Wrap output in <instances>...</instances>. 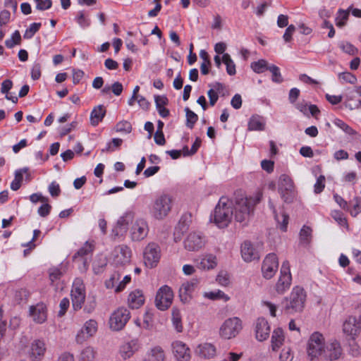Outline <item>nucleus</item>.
I'll use <instances>...</instances> for the list:
<instances>
[{"instance_id": "obj_1", "label": "nucleus", "mask_w": 361, "mask_h": 361, "mask_svg": "<svg viewBox=\"0 0 361 361\" xmlns=\"http://www.w3.org/2000/svg\"><path fill=\"white\" fill-rule=\"evenodd\" d=\"M262 198L261 192H257L254 196L245 197L240 195L235 200V219L238 222L247 221L253 212L255 206L258 204Z\"/></svg>"}, {"instance_id": "obj_2", "label": "nucleus", "mask_w": 361, "mask_h": 361, "mask_svg": "<svg viewBox=\"0 0 361 361\" xmlns=\"http://www.w3.org/2000/svg\"><path fill=\"white\" fill-rule=\"evenodd\" d=\"M233 218V203L226 197H221L211 216L215 225L219 228L227 227Z\"/></svg>"}, {"instance_id": "obj_3", "label": "nucleus", "mask_w": 361, "mask_h": 361, "mask_svg": "<svg viewBox=\"0 0 361 361\" xmlns=\"http://www.w3.org/2000/svg\"><path fill=\"white\" fill-rule=\"evenodd\" d=\"M305 301L306 293L303 288L295 286L290 295L282 301L283 311L289 314L301 312L305 307Z\"/></svg>"}, {"instance_id": "obj_4", "label": "nucleus", "mask_w": 361, "mask_h": 361, "mask_svg": "<svg viewBox=\"0 0 361 361\" xmlns=\"http://www.w3.org/2000/svg\"><path fill=\"white\" fill-rule=\"evenodd\" d=\"M172 206L173 200L171 196L162 194L154 199L150 207L149 213L154 219L163 220L171 211Z\"/></svg>"}, {"instance_id": "obj_5", "label": "nucleus", "mask_w": 361, "mask_h": 361, "mask_svg": "<svg viewBox=\"0 0 361 361\" xmlns=\"http://www.w3.org/2000/svg\"><path fill=\"white\" fill-rule=\"evenodd\" d=\"M326 343L323 334L317 331L312 334L307 342V353L308 358L311 361H314L319 357H322Z\"/></svg>"}, {"instance_id": "obj_6", "label": "nucleus", "mask_w": 361, "mask_h": 361, "mask_svg": "<svg viewBox=\"0 0 361 361\" xmlns=\"http://www.w3.org/2000/svg\"><path fill=\"white\" fill-rule=\"evenodd\" d=\"M277 185L281 199L285 202H292L296 196L295 186L292 178L286 174H282L279 176Z\"/></svg>"}, {"instance_id": "obj_7", "label": "nucleus", "mask_w": 361, "mask_h": 361, "mask_svg": "<svg viewBox=\"0 0 361 361\" xmlns=\"http://www.w3.org/2000/svg\"><path fill=\"white\" fill-rule=\"evenodd\" d=\"M243 329L242 320L238 317L226 319L219 328L220 336L226 340L236 337Z\"/></svg>"}, {"instance_id": "obj_8", "label": "nucleus", "mask_w": 361, "mask_h": 361, "mask_svg": "<svg viewBox=\"0 0 361 361\" xmlns=\"http://www.w3.org/2000/svg\"><path fill=\"white\" fill-rule=\"evenodd\" d=\"M292 277L290 271V264L288 261L283 262L281 271L280 276L275 285V291L279 295L284 294L290 288L291 285Z\"/></svg>"}, {"instance_id": "obj_9", "label": "nucleus", "mask_w": 361, "mask_h": 361, "mask_svg": "<svg viewBox=\"0 0 361 361\" xmlns=\"http://www.w3.org/2000/svg\"><path fill=\"white\" fill-rule=\"evenodd\" d=\"M71 299L74 310H80L85 299V287L81 279L77 278L73 281Z\"/></svg>"}, {"instance_id": "obj_10", "label": "nucleus", "mask_w": 361, "mask_h": 361, "mask_svg": "<svg viewBox=\"0 0 361 361\" xmlns=\"http://www.w3.org/2000/svg\"><path fill=\"white\" fill-rule=\"evenodd\" d=\"M144 262L147 267L157 266L161 258V248L154 242L149 243L143 252Z\"/></svg>"}, {"instance_id": "obj_11", "label": "nucleus", "mask_w": 361, "mask_h": 361, "mask_svg": "<svg viewBox=\"0 0 361 361\" xmlns=\"http://www.w3.org/2000/svg\"><path fill=\"white\" fill-rule=\"evenodd\" d=\"M343 356L340 342L336 338L329 339L325 345L322 358L327 361H336Z\"/></svg>"}, {"instance_id": "obj_12", "label": "nucleus", "mask_w": 361, "mask_h": 361, "mask_svg": "<svg viewBox=\"0 0 361 361\" xmlns=\"http://www.w3.org/2000/svg\"><path fill=\"white\" fill-rule=\"evenodd\" d=\"M130 317V312L126 308L117 309L110 317V328L114 331L121 330L126 326Z\"/></svg>"}, {"instance_id": "obj_13", "label": "nucleus", "mask_w": 361, "mask_h": 361, "mask_svg": "<svg viewBox=\"0 0 361 361\" xmlns=\"http://www.w3.org/2000/svg\"><path fill=\"white\" fill-rule=\"evenodd\" d=\"M149 233L147 221L142 218L137 219L132 224L130 229V238L133 241H141L144 240Z\"/></svg>"}, {"instance_id": "obj_14", "label": "nucleus", "mask_w": 361, "mask_h": 361, "mask_svg": "<svg viewBox=\"0 0 361 361\" xmlns=\"http://www.w3.org/2000/svg\"><path fill=\"white\" fill-rule=\"evenodd\" d=\"M205 243V237L201 232L192 231L187 235L183 244L188 251L197 252L204 246Z\"/></svg>"}, {"instance_id": "obj_15", "label": "nucleus", "mask_w": 361, "mask_h": 361, "mask_svg": "<svg viewBox=\"0 0 361 361\" xmlns=\"http://www.w3.org/2000/svg\"><path fill=\"white\" fill-rule=\"evenodd\" d=\"M131 257V250L126 245H119L116 246L112 252L113 263L116 267H122L129 264Z\"/></svg>"}, {"instance_id": "obj_16", "label": "nucleus", "mask_w": 361, "mask_h": 361, "mask_svg": "<svg viewBox=\"0 0 361 361\" xmlns=\"http://www.w3.org/2000/svg\"><path fill=\"white\" fill-rule=\"evenodd\" d=\"M173 293L168 286L161 287L157 293L155 298L156 306L160 310L168 309L172 304Z\"/></svg>"}, {"instance_id": "obj_17", "label": "nucleus", "mask_w": 361, "mask_h": 361, "mask_svg": "<svg viewBox=\"0 0 361 361\" xmlns=\"http://www.w3.org/2000/svg\"><path fill=\"white\" fill-rule=\"evenodd\" d=\"M343 332L349 339L355 340L361 332V315L359 319L348 317L343 324Z\"/></svg>"}, {"instance_id": "obj_18", "label": "nucleus", "mask_w": 361, "mask_h": 361, "mask_svg": "<svg viewBox=\"0 0 361 361\" xmlns=\"http://www.w3.org/2000/svg\"><path fill=\"white\" fill-rule=\"evenodd\" d=\"M279 268V260L277 256L270 253L266 256L262 264V273L264 279H271Z\"/></svg>"}, {"instance_id": "obj_19", "label": "nucleus", "mask_w": 361, "mask_h": 361, "mask_svg": "<svg viewBox=\"0 0 361 361\" xmlns=\"http://www.w3.org/2000/svg\"><path fill=\"white\" fill-rule=\"evenodd\" d=\"M98 325L97 322L94 319H89L87 321L80 331L75 336V341L78 343H82L89 338L92 337L97 331Z\"/></svg>"}, {"instance_id": "obj_20", "label": "nucleus", "mask_w": 361, "mask_h": 361, "mask_svg": "<svg viewBox=\"0 0 361 361\" xmlns=\"http://www.w3.org/2000/svg\"><path fill=\"white\" fill-rule=\"evenodd\" d=\"M133 219L134 214L131 212H126L120 216L112 229L114 235L116 237L123 235L127 232L128 225L130 224H133Z\"/></svg>"}, {"instance_id": "obj_21", "label": "nucleus", "mask_w": 361, "mask_h": 361, "mask_svg": "<svg viewBox=\"0 0 361 361\" xmlns=\"http://www.w3.org/2000/svg\"><path fill=\"white\" fill-rule=\"evenodd\" d=\"M47 348L43 339H35L30 345L29 357L32 361H40L44 356Z\"/></svg>"}, {"instance_id": "obj_22", "label": "nucleus", "mask_w": 361, "mask_h": 361, "mask_svg": "<svg viewBox=\"0 0 361 361\" xmlns=\"http://www.w3.org/2000/svg\"><path fill=\"white\" fill-rule=\"evenodd\" d=\"M172 352L177 361H189L190 359V350L187 345L180 341L172 343Z\"/></svg>"}, {"instance_id": "obj_23", "label": "nucleus", "mask_w": 361, "mask_h": 361, "mask_svg": "<svg viewBox=\"0 0 361 361\" xmlns=\"http://www.w3.org/2000/svg\"><path fill=\"white\" fill-rule=\"evenodd\" d=\"M240 252L245 262H250L259 259L258 252L250 241L246 240L242 243Z\"/></svg>"}, {"instance_id": "obj_24", "label": "nucleus", "mask_w": 361, "mask_h": 361, "mask_svg": "<svg viewBox=\"0 0 361 361\" xmlns=\"http://www.w3.org/2000/svg\"><path fill=\"white\" fill-rule=\"evenodd\" d=\"M30 315L37 324H42L47 319V307L44 303H38L30 307Z\"/></svg>"}, {"instance_id": "obj_25", "label": "nucleus", "mask_w": 361, "mask_h": 361, "mask_svg": "<svg viewBox=\"0 0 361 361\" xmlns=\"http://www.w3.org/2000/svg\"><path fill=\"white\" fill-rule=\"evenodd\" d=\"M270 334V326L264 318H259L256 322L255 336L259 341L267 340Z\"/></svg>"}, {"instance_id": "obj_26", "label": "nucleus", "mask_w": 361, "mask_h": 361, "mask_svg": "<svg viewBox=\"0 0 361 361\" xmlns=\"http://www.w3.org/2000/svg\"><path fill=\"white\" fill-rule=\"evenodd\" d=\"M94 248V243L92 242L87 241L83 246L78 250V251L73 256V259L75 260L78 259L79 257H81L82 261V267H80V269L81 271H86L88 268V263L87 262L86 259H84L83 257L88 254L91 253Z\"/></svg>"}, {"instance_id": "obj_27", "label": "nucleus", "mask_w": 361, "mask_h": 361, "mask_svg": "<svg viewBox=\"0 0 361 361\" xmlns=\"http://www.w3.org/2000/svg\"><path fill=\"white\" fill-rule=\"evenodd\" d=\"M197 266L202 270L213 269L217 266L216 257L213 254H204L200 257Z\"/></svg>"}, {"instance_id": "obj_28", "label": "nucleus", "mask_w": 361, "mask_h": 361, "mask_svg": "<svg viewBox=\"0 0 361 361\" xmlns=\"http://www.w3.org/2000/svg\"><path fill=\"white\" fill-rule=\"evenodd\" d=\"M144 302L145 297L141 290H135L130 293L128 303L130 308L137 309L144 304Z\"/></svg>"}, {"instance_id": "obj_29", "label": "nucleus", "mask_w": 361, "mask_h": 361, "mask_svg": "<svg viewBox=\"0 0 361 361\" xmlns=\"http://www.w3.org/2000/svg\"><path fill=\"white\" fill-rule=\"evenodd\" d=\"M106 111L104 106L100 104L94 106L92 110L90 116V124L92 126H97L100 122L102 121L106 115Z\"/></svg>"}, {"instance_id": "obj_30", "label": "nucleus", "mask_w": 361, "mask_h": 361, "mask_svg": "<svg viewBox=\"0 0 361 361\" xmlns=\"http://www.w3.org/2000/svg\"><path fill=\"white\" fill-rule=\"evenodd\" d=\"M265 119L259 115H253L248 121V130L262 131L264 130Z\"/></svg>"}, {"instance_id": "obj_31", "label": "nucleus", "mask_w": 361, "mask_h": 361, "mask_svg": "<svg viewBox=\"0 0 361 361\" xmlns=\"http://www.w3.org/2000/svg\"><path fill=\"white\" fill-rule=\"evenodd\" d=\"M196 352L200 356L209 359L213 357L216 354V348L211 343H202L198 345Z\"/></svg>"}, {"instance_id": "obj_32", "label": "nucleus", "mask_w": 361, "mask_h": 361, "mask_svg": "<svg viewBox=\"0 0 361 361\" xmlns=\"http://www.w3.org/2000/svg\"><path fill=\"white\" fill-rule=\"evenodd\" d=\"M137 350V342L135 341H131L121 346L120 355L123 359L126 360L132 357Z\"/></svg>"}, {"instance_id": "obj_33", "label": "nucleus", "mask_w": 361, "mask_h": 361, "mask_svg": "<svg viewBox=\"0 0 361 361\" xmlns=\"http://www.w3.org/2000/svg\"><path fill=\"white\" fill-rule=\"evenodd\" d=\"M198 281L197 279H192L182 284L179 289L180 297L182 300H187L188 296L192 293Z\"/></svg>"}, {"instance_id": "obj_34", "label": "nucleus", "mask_w": 361, "mask_h": 361, "mask_svg": "<svg viewBox=\"0 0 361 361\" xmlns=\"http://www.w3.org/2000/svg\"><path fill=\"white\" fill-rule=\"evenodd\" d=\"M271 348L274 351H277L283 345L284 341L283 331L281 328L274 330L271 336Z\"/></svg>"}, {"instance_id": "obj_35", "label": "nucleus", "mask_w": 361, "mask_h": 361, "mask_svg": "<svg viewBox=\"0 0 361 361\" xmlns=\"http://www.w3.org/2000/svg\"><path fill=\"white\" fill-rule=\"evenodd\" d=\"M97 354V352L94 347L90 345L85 346L80 352L78 361H94Z\"/></svg>"}, {"instance_id": "obj_36", "label": "nucleus", "mask_w": 361, "mask_h": 361, "mask_svg": "<svg viewBox=\"0 0 361 361\" xmlns=\"http://www.w3.org/2000/svg\"><path fill=\"white\" fill-rule=\"evenodd\" d=\"M148 357L151 361H165L166 354L164 349L159 345L152 348L148 352Z\"/></svg>"}, {"instance_id": "obj_37", "label": "nucleus", "mask_w": 361, "mask_h": 361, "mask_svg": "<svg viewBox=\"0 0 361 361\" xmlns=\"http://www.w3.org/2000/svg\"><path fill=\"white\" fill-rule=\"evenodd\" d=\"M171 321L173 327L178 332L183 331L182 317L180 310L178 308L173 307L171 312Z\"/></svg>"}, {"instance_id": "obj_38", "label": "nucleus", "mask_w": 361, "mask_h": 361, "mask_svg": "<svg viewBox=\"0 0 361 361\" xmlns=\"http://www.w3.org/2000/svg\"><path fill=\"white\" fill-rule=\"evenodd\" d=\"M13 87V82L11 80H5L1 83V92L6 94V99L12 101L13 103L16 104L18 102V97L16 96H11L9 94V90Z\"/></svg>"}, {"instance_id": "obj_39", "label": "nucleus", "mask_w": 361, "mask_h": 361, "mask_svg": "<svg viewBox=\"0 0 361 361\" xmlns=\"http://www.w3.org/2000/svg\"><path fill=\"white\" fill-rule=\"evenodd\" d=\"M269 205L271 208L273 209L275 219L277 221L278 224L279 225L281 230H282L283 231H286L287 229V225L288 224V216L284 212H282L279 214H276L271 202H269Z\"/></svg>"}, {"instance_id": "obj_40", "label": "nucleus", "mask_w": 361, "mask_h": 361, "mask_svg": "<svg viewBox=\"0 0 361 361\" xmlns=\"http://www.w3.org/2000/svg\"><path fill=\"white\" fill-rule=\"evenodd\" d=\"M269 66L270 65H269L266 60L260 59L257 61L252 62L250 65V67L256 73H262L269 70Z\"/></svg>"}, {"instance_id": "obj_41", "label": "nucleus", "mask_w": 361, "mask_h": 361, "mask_svg": "<svg viewBox=\"0 0 361 361\" xmlns=\"http://www.w3.org/2000/svg\"><path fill=\"white\" fill-rule=\"evenodd\" d=\"M107 264V259L102 255L97 256L92 265L94 274H98L102 272L104 268Z\"/></svg>"}, {"instance_id": "obj_42", "label": "nucleus", "mask_w": 361, "mask_h": 361, "mask_svg": "<svg viewBox=\"0 0 361 361\" xmlns=\"http://www.w3.org/2000/svg\"><path fill=\"white\" fill-rule=\"evenodd\" d=\"M121 274L119 271H114L110 278L106 281L105 286L107 288H114L116 292V288L121 281Z\"/></svg>"}, {"instance_id": "obj_43", "label": "nucleus", "mask_w": 361, "mask_h": 361, "mask_svg": "<svg viewBox=\"0 0 361 361\" xmlns=\"http://www.w3.org/2000/svg\"><path fill=\"white\" fill-rule=\"evenodd\" d=\"M222 62L226 66V72L230 75L235 74V65L228 54H224Z\"/></svg>"}, {"instance_id": "obj_44", "label": "nucleus", "mask_w": 361, "mask_h": 361, "mask_svg": "<svg viewBox=\"0 0 361 361\" xmlns=\"http://www.w3.org/2000/svg\"><path fill=\"white\" fill-rule=\"evenodd\" d=\"M185 116H186V126L190 129L194 127L195 123L198 120L197 115L191 111L188 107L185 108Z\"/></svg>"}, {"instance_id": "obj_45", "label": "nucleus", "mask_w": 361, "mask_h": 361, "mask_svg": "<svg viewBox=\"0 0 361 361\" xmlns=\"http://www.w3.org/2000/svg\"><path fill=\"white\" fill-rule=\"evenodd\" d=\"M312 230L308 226H303L300 232V243L305 245H307L311 239Z\"/></svg>"}, {"instance_id": "obj_46", "label": "nucleus", "mask_w": 361, "mask_h": 361, "mask_svg": "<svg viewBox=\"0 0 361 361\" xmlns=\"http://www.w3.org/2000/svg\"><path fill=\"white\" fill-rule=\"evenodd\" d=\"M204 297L212 300L224 299L226 301L229 299V298L223 291L219 290L216 291L205 292L204 293Z\"/></svg>"}, {"instance_id": "obj_47", "label": "nucleus", "mask_w": 361, "mask_h": 361, "mask_svg": "<svg viewBox=\"0 0 361 361\" xmlns=\"http://www.w3.org/2000/svg\"><path fill=\"white\" fill-rule=\"evenodd\" d=\"M334 123L335 126L341 128L342 130H343L345 133L350 135H354L357 134V132L353 130L350 126H348L347 123H345L344 121H343L341 119L336 118L334 121Z\"/></svg>"}, {"instance_id": "obj_48", "label": "nucleus", "mask_w": 361, "mask_h": 361, "mask_svg": "<svg viewBox=\"0 0 361 361\" xmlns=\"http://www.w3.org/2000/svg\"><path fill=\"white\" fill-rule=\"evenodd\" d=\"M269 71L271 73V80L274 82L281 83L283 82V78L278 66L271 64L269 67Z\"/></svg>"}, {"instance_id": "obj_49", "label": "nucleus", "mask_w": 361, "mask_h": 361, "mask_svg": "<svg viewBox=\"0 0 361 361\" xmlns=\"http://www.w3.org/2000/svg\"><path fill=\"white\" fill-rule=\"evenodd\" d=\"M115 129L118 133L128 134L132 131V126L127 121H121L116 125Z\"/></svg>"}, {"instance_id": "obj_50", "label": "nucleus", "mask_w": 361, "mask_h": 361, "mask_svg": "<svg viewBox=\"0 0 361 361\" xmlns=\"http://www.w3.org/2000/svg\"><path fill=\"white\" fill-rule=\"evenodd\" d=\"M349 13L346 11L340 9L336 18V25L339 27H343L348 18Z\"/></svg>"}, {"instance_id": "obj_51", "label": "nucleus", "mask_w": 361, "mask_h": 361, "mask_svg": "<svg viewBox=\"0 0 361 361\" xmlns=\"http://www.w3.org/2000/svg\"><path fill=\"white\" fill-rule=\"evenodd\" d=\"M338 47L343 52L350 55H355L357 53V48L348 42H340Z\"/></svg>"}, {"instance_id": "obj_52", "label": "nucleus", "mask_w": 361, "mask_h": 361, "mask_svg": "<svg viewBox=\"0 0 361 361\" xmlns=\"http://www.w3.org/2000/svg\"><path fill=\"white\" fill-rule=\"evenodd\" d=\"M41 23H33L30 24L28 28L26 29L23 37L25 39H31L35 34L39 30L41 27Z\"/></svg>"}, {"instance_id": "obj_53", "label": "nucleus", "mask_w": 361, "mask_h": 361, "mask_svg": "<svg viewBox=\"0 0 361 361\" xmlns=\"http://www.w3.org/2000/svg\"><path fill=\"white\" fill-rule=\"evenodd\" d=\"M201 145V140L200 138H196L195 142L191 147L190 150L189 151L188 147H183V154L184 156H189L194 154L197 151L198 148L200 147Z\"/></svg>"}, {"instance_id": "obj_54", "label": "nucleus", "mask_w": 361, "mask_h": 361, "mask_svg": "<svg viewBox=\"0 0 361 361\" xmlns=\"http://www.w3.org/2000/svg\"><path fill=\"white\" fill-rule=\"evenodd\" d=\"M36 3V9L39 11H45L51 7V0H34Z\"/></svg>"}, {"instance_id": "obj_55", "label": "nucleus", "mask_w": 361, "mask_h": 361, "mask_svg": "<svg viewBox=\"0 0 361 361\" xmlns=\"http://www.w3.org/2000/svg\"><path fill=\"white\" fill-rule=\"evenodd\" d=\"M280 361H292L293 353L290 348H284L279 356Z\"/></svg>"}, {"instance_id": "obj_56", "label": "nucleus", "mask_w": 361, "mask_h": 361, "mask_svg": "<svg viewBox=\"0 0 361 361\" xmlns=\"http://www.w3.org/2000/svg\"><path fill=\"white\" fill-rule=\"evenodd\" d=\"M338 78L339 79L343 80L345 82H348L350 84H355L357 82L356 76L349 72L340 73L338 75Z\"/></svg>"}, {"instance_id": "obj_57", "label": "nucleus", "mask_w": 361, "mask_h": 361, "mask_svg": "<svg viewBox=\"0 0 361 361\" xmlns=\"http://www.w3.org/2000/svg\"><path fill=\"white\" fill-rule=\"evenodd\" d=\"M216 281L221 286H227L230 282L228 273L224 271H220L216 276Z\"/></svg>"}, {"instance_id": "obj_58", "label": "nucleus", "mask_w": 361, "mask_h": 361, "mask_svg": "<svg viewBox=\"0 0 361 361\" xmlns=\"http://www.w3.org/2000/svg\"><path fill=\"white\" fill-rule=\"evenodd\" d=\"M331 216L334 219L337 221L341 226H347V221L345 218L343 216V214L340 211H333L331 213Z\"/></svg>"}, {"instance_id": "obj_59", "label": "nucleus", "mask_w": 361, "mask_h": 361, "mask_svg": "<svg viewBox=\"0 0 361 361\" xmlns=\"http://www.w3.org/2000/svg\"><path fill=\"white\" fill-rule=\"evenodd\" d=\"M355 204L352 209L350 210L351 216L355 217L361 212V197H357L354 200Z\"/></svg>"}, {"instance_id": "obj_60", "label": "nucleus", "mask_w": 361, "mask_h": 361, "mask_svg": "<svg viewBox=\"0 0 361 361\" xmlns=\"http://www.w3.org/2000/svg\"><path fill=\"white\" fill-rule=\"evenodd\" d=\"M325 187V177L324 176H320L315 183L314 188V192L318 194L320 193Z\"/></svg>"}, {"instance_id": "obj_61", "label": "nucleus", "mask_w": 361, "mask_h": 361, "mask_svg": "<svg viewBox=\"0 0 361 361\" xmlns=\"http://www.w3.org/2000/svg\"><path fill=\"white\" fill-rule=\"evenodd\" d=\"M49 192L52 197L59 196L61 192L59 185L55 181L51 182L49 185Z\"/></svg>"}, {"instance_id": "obj_62", "label": "nucleus", "mask_w": 361, "mask_h": 361, "mask_svg": "<svg viewBox=\"0 0 361 361\" xmlns=\"http://www.w3.org/2000/svg\"><path fill=\"white\" fill-rule=\"evenodd\" d=\"M77 22L80 27L85 28L90 25V20L87 18L82 12H80L77 16Z\"/></svg>"}, {"instance_id": "obj_63", "label": "nucleus", "mask_w": 361, "mask_h": 361, "mask_svg": "<svg viewBox=\"0 0 361 361\" xmlns=\"http://www.w3.org/2000/svg\"><path fill=\"white\" fill-rule=\"evenodd\" d=\"M295 31V27L293 25H290L286 30L283 38L286 42H289L292 39V35Z\"/></svg>"}, {"instance_id": "obj_64", "label": "nucleus", "mask_w": 361, "mask_h": 361, "mask_svg": "<svg viewBox=\"0 0 361 361\" xmlns=\"http://www.w3.org/2000/svg\"><path fill=\"white\" fill-rule=\"evenodd\" d=\"M130 280H131L130 276L126 275L123 277V279L119 282V283L118 284V286H116V293H119V292H121L122 290H123L124 288H126V285L128 283H130Z\"/></svg>"}]
</instances>
